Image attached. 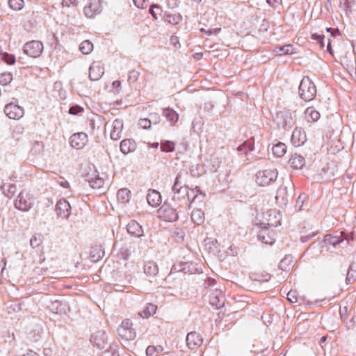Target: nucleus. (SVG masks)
<instances>
[{
  "instance_id": "45",
  "label": "nucleus",
  "mask_w": 356,
  "mask_h": 356,
  "mask_svg": "<svg viewBox=\"0 0 356 356\" xmlns=\"http://www.w3.org/2000/svg\"><path fill=\"white\" fill-rule=\"evenodd\" d=\"M149 12L154 19H157V15H161L162 8L158 4H152L149 9Z\"/></svg>"
},
{
  "instance_id": "3",
  "label": "nucleus",
  "mask_w": 356,
  "mask_h": 356,
  "mask_svg": "<svg viewBox=\"0 0 356 356\" xmlns=\"http://www.w3.org/2000/svg\"><path fill=\"white\" fill-rule=\"evenodd\" d=\"M300 97L305 102L313 100L316 95V88L309 76H304L298 88Z\"/></svg>"
},
{
  "instance_id": "41",
  "label": "nucleus",
  "mask_w": 356,
  "mask_h": 356,
  "mask_svg": "<svg viewBox=\"0 0 356 356\" xmlns=\"http://www.w3.org/2000/svg\"><path fill=\"white\" fill-rule=\"evenodd\" d=\"M175 147V144L170 140H164L161 143V150L164 152H172Z\"/></svg>"
},
{
  "instance_id": "53",
  "label": "nucleus",
  "mask_w": 356,
  "mask_h": 356,
  "mask_svg": "<svg viewBox=\"0 0 356 356\" xmlns=\"http://www.w3.org/2000/svg\"><path fill=\"white\" fill-rule=\"evenodd\" d=\"M2 58H3V61L8 65H13L15 63V57L13 54L4 53L3 54Z\"/></svg>"
},
{
  "instance_id": "9",
  "label": "nucleus",
  "mask_w": 356,
  "mask_h": 356,
  "mask_svg": "<svg viewBox=\"0 0 356 356\" xmlns=\"http://www.w3.org/2000/svg\"><path fill=\"white\" fill-rule=\"evenodd\" d=\"M159 216L167 222H175L179 216L177 210L170 204H164L158 210Z\"/></svg>"
},
{
  "instance_id": "59",
  "label": "nucleus",
  "mask_w": 356,
  "mask_h": 356,
  "mask_svg": "<svg viewBox=\"0 0 356 356\" xmlns=\"http://www.w3.org/2000/svg\"><path fill=\"white\" fill-rule=\"evenodd\" d=\"M156 351V348L154 346H149L146 349L147 356H153Z\"/></svg>"
},
{
  "instance_id": "27",
  "label": "nucleus",
  "mask_w": 356,
  "mask_h": 356,
  "mask_svg": "<svg viewBox=\"0 0 356 356\" xmlns=\"http://www.w3.org/2000/svg\"><path fill=\"white\" fill-rule=\"evenodd\" d=\"M90 258L93 262H97L104 256V251L101 245H95L90 250Z\"/></svg>"
},
{
  "instance_id": "61",
  "label": "nucleus",
  "mask_w": 356,
  "mask_h": 356,
  "mask_svg": "<svg viewBox=\"0 0 356 356\" xmlns=\"http://www.w3.org/2000/svg\"><path fill=\"white\" fill-rule=\"evenodd\" d=\"M106 353H111L112 356H120L118 351L112 346L110 347L108 350L106 351Z\"/></svg>"
},
{
  "instance_id": "51",
  "label": "nucleus",
  "mask_w": 356,
  "mask_h": 356,
  "mask_svg": "<svg viewBox=\"0 0 356 356\" xmlns=\"http://www.w3.org/2000/svg\"><path fill=\"white\" fill-rule=\"evenodd\" d=\"M119 253L120 254L121 258L125 260L128 259V258L131 255V251L127 245L121 247Z\"/></svg>"
},
{
  "instance_id": "54",
  "label": "nucleus",
  "mask_w": 356,
  "mask_h": 356,
  "mask_svg": "<svg viewBox=\"0 0 356 356\" xmlns=\"http://www.w3.org/2000/svg\"><path fill=\"white\" fill-rule=\"evenodd\" d=\"M151 124H157L161 121L160 115L156 113H150L148 118Z\"/></svg>"
},
{
  "instance_id": "58",
  "label": "nucleus",
  "mask_w": 356,
  "mask_h": 356,
  "mask_svg": "<svg viewBox=\"0 0 356 356\" xmlns=\"http://www.w3.org/2000/svg\"><path fill=\"white\" fill-rule=\"evenodd\" d=\"M135 6L138 8H145L147 6V0H133Z\"/></svg>"
},
{
  "instance_id": "40",
  "label": "nucleus",
  "mask_w": 356,
  "mask_h": 356,
  "mask_svg": "<svg viewBox=\"0 0 356 356\" xmlns=\"http://www.w3.org/2000/svg\"><path fill=\"white\" fill-rule=\"evenodd\" d=\"M92 49L93 44L88 40L83 41L79 45V50L83 54L88 55L92 51Z\"/></svg>"
},
{
  "instance_id": "57",
  "label": "nucleus",
  "mask_w": 356,
  "mask_h": 356,
  "mask_svg": "<svg viewBox=\"0 0 356 356\" xmlns=\"http://www.w3.org/2000/svg\"><path fill=\"white\" fill-rule=\"evenodd\" d=\"M287 300L289 302H292V303L297 302H298V297L296 296V291H290L287 293Z\"/></svg>"
},
{
  "instance_id": "18",
  "label": "nucleus",
  "mask_w": 356,
  "mask_h": 356,
  "mask_svg": "<svg viewBox=\"0 0 356 356\" xmlns=\"http://www.w3.org/2000/svg\"><path fill=\"white\" fill-rule=\"evenodd\" d=\"M202 342L203 339L202 336L196 332H189L186 336L187 346L191 350L197 348L202 345Z\"/></svg>"
},
{
  "instance_id": "35",
  "label": "nucleus",
  "mask_w": 356,
  "mask_h": 356,
  "mask_svg": "<svg viewBox=\"0 0 356 356\" xmlns=\"http://www.w3.org/2000/svg\"><path fill=\"white\" fill-rule=\"evenodd\" d=\"M1 190L5 196L8 198H11L15 195L17 187L15 185L12 184H3L1 186Z\"/></svg>"
},
{
  "instance_id": "42",
  "label": "nucleus",
  "mask_w": 356,
  "mask_h": 356,
  "mask_svg": "<svg viewBox=\"0 0 356 356\" xmlns=\"http://www.w3.org/2000/svg\"><path fill=\"white\" fill-rule=\"evenodd\" d=\"M43 241V236L41 234H35L30 240V244L33 248L39 247Z\"/></svg>"
},
{
  "instance_id": "20",
  "label": "nucleus",
  "mask_w": 356,
  "mask_h": 356,
  "mask_svg": "<svg viewBox=\"0 0 356 356\" xmlns=\"http://www.w3.org/2000/svg\"><path fill=\"white\" fill-rule=\"evenodd\" d=\"M143 272L148 277H155L159 273V266L154 261H146L143 265Z\"/></svg>"
},
{
  "instance_id": "32",
  "label": "nucleus",
  "mask_w": 356,
  "mask_h": 356,
  "mask_svg": "<svg viewBox=\"0 0 356 356\" xmlns=\"http://www.w3.org/2000/svg\"><path fill=\"white\" fill-rule=\"evenodd\" d=\"M356 278V263L353 262L350 264L347 271L346 277V283L347 284H351L355 281Z\"/></svg>"
},
{
  "instance_id": "11",
  "label": "nucleus",
  "mask_w": 356,
  "mask_h": 356,
  "mask_svg": "<svg viewBox=\"0 0 356 356\" xmlns=\"http://www.w3.org/2000/svg\"><path fill=\"white\" fill-rule=\"evenodd\" d=\"M102 0H89L85 6L83 12L88 18H92L102 12Z\"/></svg>"
},
{
  "instance_id": "7",
  "label": "nucleus",
  "mask_w": 356,
  "mask_h": 356,
  "mask_svg": "<svg viewBox=\"0 0 356 356\" xmlns=\"http://www.w3.org/2000/svg\"><path fill=\"white\" fill-rule=\"evenodd\" d=\"M23 51L31 58H38L43 51V44L38 40L28 42L24 45Z\"/></svg>"
},
{
  "instance_id": "63",
  "label": "nucleus",
  "mask_w": 356,
  "mask_h": 356,
  "mask_svg": "<svg viewBox=\"0 0 356 356\" xmlns=\"http://www.w3.org/2000/svg\"><path fill=\"white\" fill-rule=\"evenodd\" d=\"M259 238L264 243H272V241H268V240H266V238L264 236H263L261 234L258 235Z\"/></svg>"
},
{
  "instance_id": "10",
  "label": "nucleus",
  "mask_w": 356,
  "mask_h": 356,
  "mask_svg": "<svg viewBox=\"0 0 356 356\" xmlns=\"http://www.w3.org/2000/svg\"><path fill=\"white\" fill-rule=\"evenodd\" d=\"M3 111L10 119L13 120H19L24 114V108L14 103L7 104Z\"/></svg>"
},
{
  "instance_id": "36",
  "label": "nucleus",
  "mask_w": 356,
  "mask_h": 356,
  "mask_svg": "<svg viewBox=\"0 0 356 356\" xmlns=\"http://www.w3.org/2000/svg\"><path fill=\"white\" fill-rule=\"evenodd\" d=\"M272 151L275 156L282 157L286 152V146L283 143H278L273 146Z\"/></svg>"
},
{
  "instance_id": "60",
  "label": "nucleus",
  "mask_w": 356,
  "mask_h": 356,
  "mask_svg": "<svg viewBox=\"0 0 356 356\" xmlns=\"http://www.w3.org/2000/svg\"><path fill=\"white\" fill-rule=\"evenodd\" d=\"M280 1L281 0H266V2L270 6L276 8L278 5L280 4Z\"/></svg>"
},
{
  "instance_id": "30",
  "label": "nucleus",
  "mask_w": 356,
  "mask_h": 356,
  "mask_svg": "<svg viewBox=\"0 0 356 356\" xmlns=\"http://www.w3.org/2000/svg\"><path fill=\"white\" fill-rule=\"evenodd\" d=\"M254 149V140L253 138H250L244 141L241 145H240L236 150L238 152H241L245 154H247L248 152H252Z\"/></svg>"
},
{
  "instance_id": "8",
  "label": "nucleus",
  "mask_w": 356,
  "mask_h": 356,
  "mask_svg": "<svg viewBox=\"0 0 356 356\" xmlns=\"http://www.w3.org/2000/svg\"><path fill=\"white\" fill-rule=\"evenodd\" d=\"M118 335L127 341L133 340L136 337V332L132 328V322L127 318L124 320L118 328Z\"/></svg>"
},
{
  "instance_id": "56",
  "label": "nucleus",
  "mask_w": 356,
  "mask_h": 356,
  "mask_svg": "<svg viewBox=\"0 0 356 356\" xmlns=\"http://www.w3.org/2000/svg\"><path fill=\"white\" fill-rule=\"evenodd\" d=\"M138 124L144 129H148L151 127V123L148 118L140 119Z\"/></svg>"
},
{
  "instance_id": "22",
  "label": "nucleus",
  "mask_w": 356,
  "mask_h": 356,
  "mask_svg": "<svg viewBox=\"0 0 356 356\" xmlns=\"http://www.w3.org/2000/svg\"><path fill=\"white\" fill-rule=\"evenodd\" d=\"M136 143L133 139L127 138L121 141L120 149L121 152L126 155L129 153L134 152L136 149Z\"/></svg>"
},
{
  "instance_id": "33",
  "label": "nucleus",
  "mask_w": 356,
  "mask_h": 356,
  "mask_svg": "<svg viewBox=\"0 0 356 356\" xmlns=\"http://www.w3.org/2000/svg\"><path fill=\"white\" fill-rule=\"evenodd\" d=\"M191 220L197 225L202 224L204 221V212L201 209H194L191 213Z\"/></svg>"
},
{
  "instance_id": "38",
  "label": "nucleus",
  "mask_w": 356,
  "mask_h": 356,
  "mask_svg": "<svg viewBox=\"0 0 356 356\" xmlns=\"http://www.w3.org/2000/svg\"><path fill=\"white\" fill-rule=\"evenodd\" d=\"M293 50L294 49L293 45L286 44L276 47L274 51L279 55H288L294 54L295 52Z\"/></svg>"
},
{
  "instance_id": "29",
  "label": "nucleus",
  "mask_w": 356,
  "mask_h": 356,
  "mask_svg": "<svg viewBox=\"0 0 356 356\" xmlns=\"http://www.w3.org/2000/svg\"><path fill=\"white\" fill-rule=\"evenodd\" d=\"M87 180L90 186L94 189L102 188L104 184V179L100 177L99 175L88 176Z\"/></svg>"
},
{
  "instance_id": "46",
  "label": "nucleus",
  "mask_w": 356,
  "mask_h": 356,
  "mask_svg": "<svg viewBox=\"0 0 356 356\" xmlns=\"http://www.w3.org/2000/svg\"><path fill=\"white\" fill-rule=\"evenodd\" d=\"M10 8L15 10H20L24 6L23 0H8Z\"/></svg>"
},
{
  "instance_id": "52",
  "label": "nucleus",
  "mask_w": 356,
  "mask_h": 356,
  "mask_svg": "<svg viewBox=\"0 0 356 356\" xmlns=\"http://www.w3.org/2000/svg\"><path fill=\"white\" fill-rule=\"evenodd\" d=\"M139 75L140 72L138 71L135 70H131L129 72L127 80L129 83H134L138 80Z\"/></svg>"
},
{
  "instance_id": "4",
  "label": "nucleus",
  "mask_w": 356,
  "mask_h": 356,
  "mask_svg": "<svg viewBox=\"0 0 356 356\" xmlns=\"http://www.w3.org/2000/svg\"><path fill=\"white\" fill-rule=\"evenodd\" d=\"M273 121L279 129H289L295 124L293 113L285 109L277 111L275 116L273 117Z\"/></svg>"
},
{
  "instance_id": "23",
  "label": "nucleus",
  "mask_w": 356,
  "mask_h": 356,
  "mask_svg": "<svg viewBox=\"0 0 356 356\" xmlns=\"http://www.w3.org/2000/svg\"><path fill=\"white\" fill-rule=\"evenodd\" d=\"M123 129V122L120 119H116L113 122V128L111 131V138L117 140L121 138Z\"/></svg>"
},
{
  "instance_id": "24",
  "label": "nucleus",
  "mask_w": 356,
  "mask_h": 356,
  "mask_svg": "<svg viewBox=\"0 0 356 356\" xmlns=\"http://www.w3.org/2000/svg\"><path fill=\"white\" fill-rule=\"evenodd\" d=\"M147 201L150 206L156 207L161 202V195L156 190H149L147 195Z\"/></svg>"
},
{
  "instance_id": "26",
  "label": "nucleus",
  "mask_w": 356,
  "mask_h": 356,
  "mask_svg": "<svg viewBox=\"0 0 356 356\" xmlns=\"http://www.w3.org/2000/svg\"><path fill=\"white\" fill-rule=\"evenodd\" d=\"M162 19L170 24L176 25L182 20V16L179 13H165L162 16Z\"/></svg>"
},
{
  "instance_id": "1",
  "label": "nucleus",
  "mask_w": 356,
  "mask_h": 356,
  "mask_svg": "<svg viewBox=\"0 0 356 356\" xmlns=\"http://www.w3.org/2000/svg\"><path fill=\"white\" fill-rule=\"evenodd\" d=\"M180 178L181 175L178 174L172 186V190L175 195L181 193L183 195H186L189 204L195 202V200H198L200 202L202 201L204 195L201 192L200 188L195 187V188L192 189L191 192H189L188 187L181 186L179 182Z\"/></svg>"
},
{
  "instance_id": "64",
  "label": "nucleus",
  "mask_w": 356,
  "mask_h": 356,
  "mask_svg": "<svg viewBox=\"0 0 356 356\" xmlns=\"http://www.w3.org/2000/svg\"><path fill=\"white\" fill-rule=\"evenodd\" d=\"M314 235H307L301 238L302 242H307L309 241Z\"/></svg>"
},
{
  "instance_id": "50",
  "label": "nucleus",
  "mask_w": 356,
  "mask_h": 356,
  "mask_svg": "<svg viewBox=\"0 0 356 356\" xmlns=\"http://www.w3.org/2000/svg\"><path fill=\"white\" fill-rule=\"evenodd\" d=\"M211 167H210V170L211 171H216L217 169L219 168L220 166V161H219V159L216 156H211Z\"/></svg>"
},
{
  "instance_id": "39",
  "label": "nucleus",
  "mask_w": 356,
  "mask_h": 356,
  "mask_svg": "<svg viewBox=\"0 0 356 356\" xmlns=\"http://www.w3.org/2000/svg\"><path fill=\"white\" fill-rule=\"evenodd\" d=\"M130 191L127 188H121L117 193V197L118 200L122 203H126L130 199Z\"/></svg>"
},
{
  "instance_id": "55",
  "label": "nucleus",
  "mask_w": 356,
  "mask_h": 356,
  "mask_svg": "<svg viewBox=\"0 0 356 356\" xmlns=\"http://www.w3.org/2000/svg\"><path fill=\"white\" fill-rule=\"evenodd\" d=\"M305 200H306V195L304 193L300 194L296 200V207L298 208L299 210H301Z\"/></svg>"
},
{
  "instance_id": "14",
  "label": "nucleus",
  "mask_w": 356,
  "mask_h": 356,
  "mask_svg": "<svg viewBox=\"0 0 356 356\" xmlns=\"http://www.w3.org/2000/svg\"><path fill=\"white\" fill-rule=\"evenodd\" d=\"M104 74V68L100 62H93L89 68V79L92 81H98Z\"/></svg>"
},
{
  "instance_id": "62",
  "label": "nucleus",
  "mask_w": 356,
  "mask_h": 356,
  "mask_svg": "<svg viewBox=\"0 0 356 356\" xmlns=\"http://www.w3.org/2000/svg\"><path fill=\"white\" fill-rule=\"evenodd\" d=\"M63 7L69 8L71 5H74L73 0H62L61 3Z\"/></svg>"
},
{
  "instance_id": "6",
  "label": "nucleus",
  "mask_w": 356,
  "mask_h": 356,
  "mask_svg": "<svg viewBox=\"0 0 356 356\" xmlns=\"http://www.w3.org/2000/svg\"><path fill=\"white\" fill-rule=\"evenodd\" d=\"M277 175L278 172L275 169L261 170L256 175V181L260 186H267L275 182Z\"/></svg>"
},
{
  "instance_id": "21",
  "label": "nucleus",
  "mask_w": 356,
  "mask_h": 356,
  "mask_svg": "<svg viewBox=\"0 0 356 356\" xmlns=\"http://www.w3.org/2000/svg\"><path fill=\"white\" fill-rule=\"evenodd\" d=\"M127 232L137 238H140L143 235V229L142 226L136 220H131L127 225Z\"/></svg>"
},
{
  "instance_id": "44",
  "label": "nucleus",
  "mask_w": 356,
  "mask_h": 356,
  "mask_svg": "<svg viewBox=\"0 0 356 356\" xmlns=\"http://www.w3.org/2000/svg\"><path fill=\"white\" fill-rule=\"evenodd\" d=\"M13 80V74L10 72H3L0 76V84L2 86H7Z\"/></svg>"
},
{
  "instance_id": "37",
  "label": "nucleus",
  "mask_w": 356,
  "mask_h": 356,
  "mask_svg": "<svg viewBox=\"0 0 356 356\" xmlns=\"http://www.w3.org/2000/svg\"><path fill=\"white\" fill-rule=\"evenodd\" d=\"M293 262V257L291 255L285 256L279 264V268L283 271H289L291 268Z\"/></svg>"
},
{
  "instance_id": "5",
  "label": "nucleus",
  "mask_w": 356,
  "mask_h": 356,
  "mask_svg": "<svg viewBox=\"0 0 356 356\" xmlns=\"http://www.w3.org/2000/svg\"><path fill=\"white\" fill-rule=\"evenodd\" d=\"M33 205V197L26 191H22L15 202V208L22 211H29L32 208Z\"/></svg>"
},
{
  "instance_id": "19",
  "label": "nucleus",
  "mask_w": 356,
  "mask_h": 356,
  "mask_svg": "<svg viewBox=\"0 0 356 356\" xmlns=\"http://www.w3.org/2000/svg\"><path fill=\"white\" fill-rule=\"evenodd\" d=\"M353 238L352 236L345 235L342 234V232L341 233L340 236H331V235H325L324 236L323 241L327 245H332V246L335 247L340 243L343 242V240H347L349 241L350 240H353Z\"/></svg>"
},
{
  "instance_id": "2",
  "label": "nucleus",
  "mask_w": 356,
  "mask_h": 356,
  "mask_svg": "<svg viewBox=\"0 0 356 356\" xmlns=\"http://www.w3.org/2000/svg\"><path fill=\"white\" fill-rule=\"evenodd\" d=\"M295 194V186L291 179H287L279 186L275 196L276 203L280 207H284L287 205L289 199L292 198Z\"/></svg>"
},
{
  "instance_id": "48",
  "label": "nucleus",
  "mask_w": 356,
  "mask_h": 356,
  "mask_svg": "<svg viewBox=\"0 0 356 356\" xmlns=\"http://www.w3.org/2000/svg\"><path fill=\"white\" fill-rule=\"evenodd\" d=\"M355 0H342L340 2V7L346 10H350L355 5Z\"/></svg>"
},
{
  "instance_id": "47",
  "label": "nucleus",
  "mask_w": 356,
  "mask_h": 356,
  "mask_svg": "<svg viewBox=\"0 0 356 356\" xmlns=\"http://www.w3.org/2000/svg\"><path fill=\"white\" fill-rule=\"evenodd\" d=\"M311 38L314 40H316L319 44L321 49H323L325 47L324 44V38L325 36L322 34L313 33L312 34Z\"/></svg>"
},
{
  "instance_id": "43",
  "label": "nucleus",
  "mask_w": 356,
  "mask_h": 356,
  "mask_svg": "<svg viewBox=\"0 0 356 356\" xmlns=\"http://www.w3.org/2000/svg\"><path fill=\"white\" fill-rule=\"evenodd\" d=\"M270 275L267 273H261L260 274H252L251 279L257 282H268L270 280Z\"/></svg>"
},
{
  "instance_id": "31",
  "label": "nucleus",
  "mask_w": 356,
  "mask_h": 356,
  "mask_svg": "<svg viewBox=\"0 0 356 356\" xmlns=\"http://www.w3.org/2000/svg\"><path fill=\"white\" fill-rule=\"evenodd\" d=\"M308 122H315L320 118V113L314 107H308L305 112Z\"/></svg>"
},
{
  "instance_id": "34",
  "label": "nucleus",
  "mask_w": 356,
  "mask_h": 356,
  "mask_svg": "<svg viewBox=\"0 0 356 356\" xmlns=\"http://www.w3.org/2000/svg\"><path fill=\"white\" fill-rule=\"evenodd\" d=\"M157 307L152 303H148L145 308L139 313L143 318H149L156 313Z\"/></svg>"
},
{
  "instance_id": "15",
  "label": "nucleus",
  "mask_w": 356,
  "mask_h": 356,
  "mask_svg": "<svg viewBox=\"0 0 356 356\" xmlns=\"http://www.w3.org/2000/svg\"><path fill=\"white\" fill-rule=\"evenodd\" d=\"M106 339L105 332L102 330H99L92 334L90 341L94 346L102 349L106 343Z\"/></svg>"
},
{
  "instance_id": "25",
  "label": "nucleus",
  "mask_w": 356,
  "mask_h": 356,
  "mask_svg": "<svg viewBox=\"0 0 356 356\" xmlns=\"http://www.w3.org/2000/svg\"><path fill=\"white\" fill-rule=\"evenodd\" d=\"M289 163L294 169H301L305 164V160L300 154L294 153L289 159Z\"/></svg>"
},
{
  "instance_id": "17",
  "label": "nucleus",
  "mask_w": 356,
  "mask_h": 356,
  "mask_svg": "<svg viewBox=\"0 0 356 356\" xmlns=\"http://www.w3.org/2000/svg\"><path fill=\"white\" fill-rule=\"evenodd\" d=\"M307 140L306 134L301 128L296 127L292 132L291 141L295 147L302 145Z\"/></svg>"
},
{
  "instance_id": "13",
  "label": "nucleus",
  "mask_w": 356,
  "mask_h": 356,
  "mask_svg": "<svg viewBox=\"0 0 356 356\" xmlns=\"http://www.w3.org/2000/svg\"><path fill=\"white\" fill-rule=\"evenodd\" d=\"M209 303L217 309L224 306L225 296L221 290L215 289V290L210 293Z\"/></svg>"
},
{
  "instance_id": "49",
  "label": "nucleus",
  "mask_w": 356,
  "mask_h": 356,
  "mask_svg": "<svg viewBox=\"0 0 356 356\" xmlns=\"http://www.w3.org/2000/svg\"><path fill=\"white\" fill-rule=\"evenodd\" d=\"M84 109L79 105H73L69 108V113L70 115H76L82 113Z\"/></svg>"
},
{
  "instance_id": "16",
  "label": "nucleus",
  "mask_w": 356,
  "mask_h": 356,
  "mask_svg": "<svg viewBox=\"0 0 356 356\" xmlns=\"http://www.w3.org/2000/svg\"><path fill=\"white\" fill-rule=\"evenodd\" d=\"M56 211L61 218H67L71 213V206L66 200H60L56 204Z\"/></svg>"
},
{
  "instance_id": "28",
  "label": "nucleus",
  "mask_w": 356,
  "mask_h": 356,
  "mask_svg": "<svg viewBox=\"0 0 356 356\" xmlns=\"http://www.w3.org/2000/svg\"><path fill=\"white\" fill-rule=\"evenodd\" d=\"M163 115L172 125H174L179 120V114L170 108H163Z\"/></svg>"
},
{
  "instance_id": "12",
  "label": "nucleus",
  "mask_w": 356,
  "mask_h": 356,
  "mask_svg": "<svg viewBox=\"0 0 356 356\" xmlns=\"http://www.w3.org/2000/svg\"><path fill=\"white\" fill-rule=\"evenodd\" d=\"M88 142V135L83 132L72 134L70 138V143L72 148L81 149Z\"/></svg>"
}]
</instances>
